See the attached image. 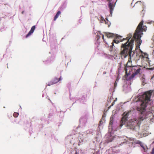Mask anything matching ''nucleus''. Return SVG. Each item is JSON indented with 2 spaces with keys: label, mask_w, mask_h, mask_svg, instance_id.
I'll return each instance as SVG.
<instances>
[{
  "label": "nucleus",
  "mask_w": 154,
  "mask_h": 154,
  "mask_svg": "<svg viewBox=\"0 0 154 154\" xmlns=\"http://www.w3.org/2000/svg\"><path fill=\"white\" fill-rule=\"evenodd\" d=\"M152 91L150 90L145 92L142 95L140 96L138 98V100L140 101L141 103L140 106H137L136 109L140 112L139 117H142V121L144 119L151 117L152 116L151 111L145 112V109L149 102L150 101V97Z\"/></svg>",
  "instance_id": "1"
},
{
  "label": "nucleus",
  "mask_w": 154,
  "mask_h": 154,
  "mask_svg": "<svg viewBox=\"0 0 154 154\" xmlns=\"http://www.w3.org/2000/svg\"><path fill=\"white\" fill-rule=\"evenodd\" d=\"M127 38L128 41L124 44H122L121 46V51L120 54L122 56L125 58L128 56H129L128 61H131L132 60H135L137 56V53L135 51H132V50L133 47L134 39L132 38L129 42V39L132 37V34H130Z\"/></svg>",
  "instance_id": "2"
},
{
  "label": "nucleus",
  "mask_w": 154,
  "mask_h": 154,
  "mask_svg": "<svg viewBox=\"0 0 154 154\" xmlns=\"http://www.w3.org/2000/svg\"><path fill=\"white\" fill-rule=\"evenodd\" d=\"M143 21L142 20L137 26L135 32L134 34L133 38L136 40V45L137 47H139L142 43V40L140 39L141 35L143 34V32L146 31L147 27L145 26H143Z\"/></svg>",
  "instance_id": "3"
},
{
  "label": "nucleus",
  "mask_w": 154,
  "mask_h": 154,
  "mask_svg": "<svg viewBox=\"0 0 154 154\" xmlns=\"http://www.w3.org/2000/svg\"><path fill=\"white\" fill-rule=\"evenodd\" d=\"M128 62L126 66L125 67L124 69L125 71L126 75L127 76L131 74V72H132L133 73L129 78V79L131 80L134 78L136 75L140 73L141 69L139 66H131L128 65Z\"/></svg>",
  "instance_id": "4"
},
{
  "label": "nucleus",
  "mask_w": 154,
  "mask_h": 154,
  "mask_svg": "<svg viewBox=\"0 0 154 154\" xmlns=\"http://www.w3.org/2000/svg\"><path fill=\"white\" fill-rule=\"evenodd\" d=\"M142 120V117L131 119L125 125V126L133 130H135L137 129H139Z\"/></svg>",
  "instance_id": "5"
},
{
  "label": "nucleus",
  "mask_w": 154,
  "mask_h": 154,
  "mask_svg": "<svg viewBox=\"0 0 154 154\" xmlns=\"http://www.w3.org/2000/svg\"><path fill=\"white\" fill-rule=\"evenodd\" d=\"M129 112H127L125 113V112H124L123 114V117L121 119L120 122V126L122 127L123 125L125 124V122L127 121V118L129 115Z\"/></svg>",
  "instance_id": "6"
},
{
  "label": "nucleus",
  "mask_w": 154,
  "mask_h": 154,
  "mask_svg": "<svg viewBox=\"0 0 154 154\" xmlns=\"http://www.w3.org/2000/svg\"><path fill=\"white\" fill-rule=\"evenodd\" d=\"M62 80L61 77L60 76L59 79L56 77H55L52 80V81L48 82V83L46 84L47 86H51L54 84H56L59 81Z\"/></svg>",
  "instance_id": "7"
},
{
  "label": "nucleus",
  "mask_w": 154,
  "mask_h": 154,
  "mask_svg": "<svg viewBox=\"0 0 154 154\" xmlns=\"http://www.w3.org/2000/svg\"><path fill=\"white\" fill-rule=\"evenodd\" d=\"M130 34H129L128 35V37H127L126 38H124L123 40H120V41L119 40H118L119 39H120L122 38L121 36H119L116 38H115L113 40V41L112 43V46H114V43H115L116 44H118L120 42H122L123 40H127V41H128V39H127V38L129 36L128 35Z\"/></svg>",
  "instance_id": "8"
},
{
  "label": "nucleus",
  "mask_w": 154,
  "mask_h": 154,
  "mask_svg": "<svg viewBox=\"0 0 154 154\" xmlns=\"http://www.w3.org/2000/svg\"><path fill=\"white\" fill-rule=\"evenodd\" d=\"M35 28V26H33L32 27L29 32V33H28V34L26 35V37L27 38L28 36L30 35L33 32Z\"/></svg>",
  "instance_id": "9"
},
{
  "label": "nucleus",
  "mask_w": 154,
  "mask_h": 154,
  "mask_svg": "<svg viewBox=\"0 0 154 154\" xmlns=\"http://www.w3.org/2000/svg\"><path fill=\"white\" fill-rule=\"evenodd\" d=\"M109 7L110 9V14L112 15L114 8V6L113 4L110 2H109Z\"/></svg>",
  "instance_id": "10"
},
{
  "label": "nucleus",
  "mask_w": 154,
  "mask_h": 154,
  "mask_svg": "<svg viewBox=\"0 0 154 154\" xmlns=\"http://www.w3.org/2000/svg\"><path fill=\"white\" fill-rule=\"evenodd\" d=\"M106 36L108 38H114L115 37V35L112 33H108L106 34Z\"/></svg>",
  "instance_id": "11"
},
{
  "label": "nucleus",
  "mask_w": 154,
  "mask_h": 154,
  "mask_svg": "<svg viewBox=\"0 0 154 154\" xmlns=\"http://www.w3.org/2000/svg\"><path fill=\"white\" fill-rule=\"evenodd\" d=\"M61 14V12L60 11H58L56 15L54 17V21H55L57 19L58 17Z\"/></svg>",
  "instance_id": "12"
},
{
  "label": "nucleus",
  "mask_w": 154,
  "mask_h": 154,
  "mask_svg": "<svg viewBox=\"0 0 154 154\" xmlns=\"http://www.w3.org/2000/svg\"><path fill=\"white\" fill-rule=\"evenodd\" d=\"M141 146L143 149L144 152H147V151L148 148L147 147V146L146 145H144L143 144L142 145H141Z\"/></svg>",
  "instance_id": "13"
},
{
  "label": "nucleus",
  "mask_w": 154,
  "mask_h": 154,
  "mask_svg": "<svg viewBox=\"0 0 154 154\" xmlns=\"http://www.w3.org/2000/svg\"><path fill=\"white\" fill-rule=\"evenodd\" d=\"M141 56L143 57L147 58L148 57V55L146 53H144L142 51H141Z\"/></svg>",
  "instance_id": "14"
},
{
  "label": "nucleus",
  "mask_w": 154,
  "mask_h": 154,
  "mask_svg": "<svg viewBox=\"0 0 154 154\" xmlns=\"http://www.w3.org/2000/svg\"><path fill=\"white\" fill-rule=\"evenodd\" d=\"M19 115V114L17 112H14L13 114V116L14 117H17Z\"/></svg>",
  "instance_id": "15"
},
{
  "label": "nucleus",
  "mask_w": 154,
  "mask_h": 154,
  "mask_svg": "<svg viewBox=\"0 0 154 154\" xmlns=\"http://www.w3.org/2000/svg\"><path fill=\"white\" fill-rule=\"evenodd\" d=\"M137 144H140V146H141V145H143V144L142 143L140 142V141H138L137 142Z\"/></svg>",
  "instance_id": "16"
},
{
  "label": "nucleus",
  "mask_w": 154,
  "mask_h": 154,
  "mask_svg": "<svg viewBox=\"0 0 154 154\" xmlns=\"http://www.w3.org/2000/svg\"><path fill=\"white\" fill-rule=\"evenodd\" d=\"M113 46H112V45L110 46L109 51H112Z\"/></svg>",
  "instance_id": "17"
},
{
  "label": "nucleus",
  "mask_w": 154,
  "mask_h": 154,
  "mask_svg": "<svg viewBox=\"0 0 154 154\" xmlns=\"http://www.w3.org/2000/svg\"><path fill=\"white\" fill-rule=\"evenodd\" d=\"M151 154H154V147L153 148L152 151L150 152Z\"/></svg>",
  "instance_id": "18"
},
{
  "label": "nucleus",
  "mask_w": 154,
  "mask_h": 154,
  "mask_svg": "<svg viewBox=\"0 0 154 154\" xmlns=\"http://www.w3.org/2000/svg\"><path fill=\"white\" fill-rule=\"evenodd\" d=\"M116 101V100H114V101L112 103V104L110 106H113L114 105V104H115V102Z\"/></svg>",
  "instance_id": "19"
},
{
  "label": "nucleus",
  "mask_w": 154,
  "mask_h": 154,
  "mask_svg": "<svg viewBox=\"0 0 154 154\" xmlns=\"http://www.w3.org/2000/svg\"><path fill=\"white\" fill-rule=\"evenodd\" d=\"M147 69L149 70H153L154 69V67L151 68H148Z\"/></svg>",
  "instance_id": "20"
},
{
  "label": "nucleus",
  "mask_w": 154,
  "mask_h": 154,
  "mask_svg": "<svg viewBox=\"0 0 154 154\" xmlns=\"http://www.w3.org/2000/svg\"><path fill=\"white\" fill-rule=\"evenodd\" d=\"M102 38H103V40L104 41H104H105V40H104V35H102Z\"/></svg>",
  "instance_id": "21"
},
{
  "label": "nucleus",
  "mask_w": 154,
  "mask_h": 154,
  "mask_svg": "<svg viewBox=\"0 0 154 154\" xmlns=\"http://www.w3.org/2000/svg\"><path fill=\"white\" fill-rule=\"evenodd\" d=\"M153 78H154V75H153V76L151 77V80H152Z\"/></svg>",
  "instance_id": "22"
},
{
  "label": "nucleus",
  "mask_w": 154,
  "mask_h": 154,
  "mask_svg": "<svg viewBox=\"0 0 154 154\" xmlns=\"http://www.w3.org/2000/svg\"><path fill=\"white\" fill-rule=\"evenodd\" d=\"M109 2H110L112 0H107Z\"/></svg>",
  "instance_id": "23"
},
{
  "label": "nucleus",
  "mask_w": 154,
  "mask_h": 154,
  "mask_svg": "<svg viewBox=\"0 0 154 154\" xmlns=\"http://www.w3.org/2000/svg\"><path fill=\"white\" fill-rule=\"evenodd\" d=\"M74 154H78V153L77 152H75Z\"/></svg>",
  "instance_id": "24"
},
{
  "label": "nucleus",
  "mask_w": 154,
  "mask_h": 154,
  "mask_svg": "<svg viewBox=\"0 0 154 154\" xmlns=\"http://www.w3.org/2000/svg\"><path fill=\"white\" fill-rule=\"evenodd\" d=\"M111 122L110 121V123H109V124H111Z\"/></svg>",
  "instance_id": "25"
},
{
  "label": "nucleus",
  "mask_w": 154,
  "mask_h": 154,
  "mask_svg": "<svg viewBox=\"0 0 154 154\" xmlns=\"http://www.w3.org/2000/svg\"><path fill=\"white\" fill-rule=\"evenodd\" d=\"M23 12H22V14H23Z\"/></svg>",
  "instance_id": "26"
},
{
  "label": "nucleus",
  "mask_w": 154,
  "mask_h": 154,
  "mask_svg": "<svg viewBox=\"0 0 154 154\" xmlns=\"http://www.w3.org/2000/svg\"><path fill=\"white\" fill-rule=\"evenodd\" d=\"M101 122V121H100V122L99 123Z\"/></svg>",
  "instance_id": "27"
},
{
  "label": "nucleus",
  "mask_w": 154,
  "mask_h": 154,
  "mask_svg": "<svg viewBox=\"0 0 154 154\" xmlns=\"http://www.w3.org/2000/svg\"><path fill=\"white\" fill-rule=\"evenodd\" d=\"M115 85H116V82L115 83Z\"/></svg>",
  "instance_id": "28"
}]
</instances>
